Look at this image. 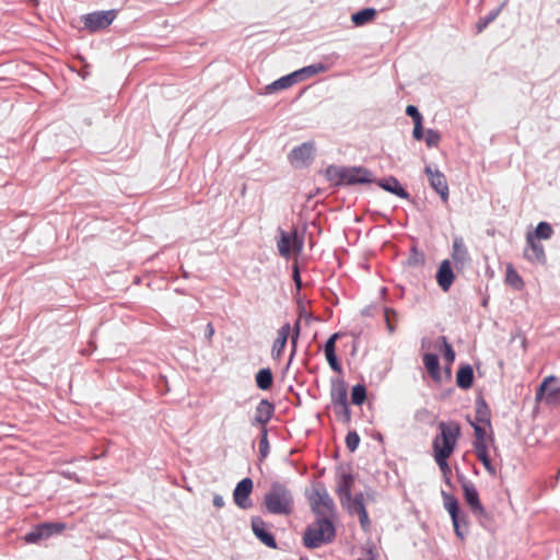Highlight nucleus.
<instances>
[{"label":"nucleus","mask_w":560,"mask_h":560,"mask_svg":"<svg viewBox=\"0 0 560 560\" xmlns=\"http://www.w3.org/2000/svg\"><path fill=\"white\" fill-rule=\"evenodd\" d=\"M264 504L271 514L289 515L293 512L294 497L284 483L275 481L264 497Z\"/></svg>","instance_id":"nucleus-1"},{"label":"nucleus","mask_w":560,"mask_h":560,"mask_svg":"<svg viewBox=\"0 0 560 560\" xmlns=\"http://www.w3.org/2000/svg\"><path fill=\"white\" fill-rule=\"evenodd\" d=\"M331 518L317 516V520L306 528L303 540L307 548H318L335 538L336 529Z\"/></svg>","instance_id":"nucleus-2"},{"label":"nucleus","mask_w":560,"mask_h":560,"mask_svg":"<svg viewBox=\"0 0 560 560\" xmlns=\"http://www.w3.org/2000/svg\"><path fill=\"white\" fill-rule=\"evenodd\" d=\"M440 434L432 441L433 456H451L460 435V427L455 421L440 422Z\"/></svg>","instance_id":"nucleus-3"},{"label":"nucleus","mask_w":560,"mask_h":560,"mask_svg":"<svg viewBox=\"0 0 560 560\" xmlns=\"http://www.w3.org/2000/svg\"><path fill=\"white\" fill-rule=\"evenodd\" d=\"M310 503L317 516H335V503L324 485H316L310 495Z\"/></svg>","instance_id":"nucleus-4"},{"label":"nucleus","mask_w":560,"mask_h":560,"mask_svg":"<svg viewBox=\"0 0 560 560\" xmlns=\"http://www.w3.org/2000/svg\"><path fill=\"white\" fill-rule=\"evenodd\" d=\"M556 382L557 378L555 376H547L536 392V401L549 406L560 405V386Z\"/></svg>","instance_id":"nucleus-5"},{"label":"nucleus","mask_w":560,"mask_h":560,"mask_svg":"<svg viewBox=\"0 0 560 560\" xmlns=\"http://www.w3.org/2000/svg\"><path fill=\"white\" fill-rule=\"evenodd\" d=\"M303 237L298 235V232H284L280 231V238L277 242L279 254L288 258L292 252L301 253L303 248Z\"/></svg>","instance_id":"nucleus-6"},{"label":"nucleus","mask_w":560,"mask_h":560,"mask_svg":"<svg viewBox=\"0 0 560 560\" xmlns=\"http://www.w3.org/2000/svg\"><path fill=\"white\" fill-rule=\"evenodd\" d=\"M66 528L63 523H42L33 530L27 533L23 539L26 544H37L43 539H47L54 534H59Z\"/></svg>","instance_id":"nucleus-7"},{"label":"nucleus","mask_w":560,"mask_h":560,"mask_svg":"<svg viewBox=\"0 0 560 560\" xmlns=\"http://www.w3.org/2000/svg\"><path fill=\"white\" fill-rule=\"evenodd\" d=\"M116 18L115 10L97 11L83 18L84 26L91 32H97L108 27Z\"/></svg>","instance_id":"nucleus-8"},{"label":"nucleus","mask_w":560,"mask_h":560,"mask_svg":"<svg viewBox=\"0 0 560 560\" xmlns=\"http://www.w3.org/2000/svg\"><path fill=\"white\" fill-rule=\"evenodd\" d=\"M336 171L341 182L349 185L373 182V174L363 167H342Z\"/></svg>","instance_id":"nucleus-9"},{"label":"nucleus","mask_w":560,"mask_h":560,"mask_svg":"<svg viewBox=\"0 0 560 560\" xmlns=\"http://www.w3.org/2000/svg\"><path fill=\"white\" fill-rule=\"evenodd\" d=\"M314 152L315 143L313 141L304 142L291 150L289 161L294 167L306 166L312 162Z\"/></svg>","instance_id":"nucleus-10"},{"label":"nucleus","mask_w":560,"mask_h":560,"mask_svg":"<svg viewBox=\"0 0 560 560\" xmlns=\"http://www.w3.org/2000/svg\"><path fill=\"white\" fill-rule=\"evenodd\" d=\"M273 415L275 405L268 399H261L255 408V413L250 424L253 427H258L260 431L267 429V424L272 419Z\"/></svg>","instance_id":"nucleus-11"},{"label":"nucleus","mask_w":560,"mask_h":560,"mask_svg":"<svg viewBox=\"0 0 560 560\" xmlns=\"http://www.w3.org/2000/svg\"><path fill=\"white\" fill-rule=\"evenodd\" d=\"M444 508L448 512L454 526L455 534L458 538L464 539L465 535L460 529V525L466 524L465 517L459 516V506L457 500L446 492H443Z\"/></svg>","instance_id":"nucleus-12"},{"label":"nucleus","mask_w":560,"mask_h":560,"mask_svg":"<svg viewBox=\"0 0 560 560\" xmlns=\"http://www.w3.org/2000/svg\"><path fill=\"white\" fill-rule=\"evenodd\" d=\"M253 487L254 483L250 478H244L236 485L233 491V499L240 509L247 510L252 508L253 503L249 495L253 491Z\"/></svg>","instance_id":"nucleus-13"},{"label":"nucleus","mask_w":560,"mask_h":560,"mask_svg":"<svg viewBox=\"0 0 560 560\" xmlns=\"http://www.w3.org/2000/svg\"><path fill=\"white\" fill-rule=\"evenodd\" d=\"M431 187L440 195L443 201L448 199V185L445 175L439 170H433L431 166H427L424 170Z\"/></svg>","instance_id":"nucleus-14"},{"label":"nucleus","mask_w":560,"mask_h":560,"mask_svg":"<svg viewBox=\"0 0 560 560\" xmlns=\"http://www.w3.org/2000/svg\"><path fill=\"white\" fill-rule=\"evenodd\" d=\"M526 243L527 246L524 249V257L533 264L544 265L546 262L544 246L534 240V235L532 233H527Z\"/></svg>","instance_id":"nucleus-15"},{"label":"nucleus","mask_w":560,"mask_h":560,"mask_svg":"<svg viewBox=\"0 0 560 560\" xmlns=\"http://www.w3.org/2000/svg\"><path fill=\"white\" fill-rule=\"evenodd\" d=\"M463 491L465 501L470 506L471 512L477 516H483L486 511L479 500V494L476 487L471 482L465 481L463 483Z\"/></svg>","instance_id":"nucleus-16"},{"label":"nucleus","mask_w":560,"mask_h":560,"mask_svg":"<svg viewBox=\"0 0 560 560\" xmlns=\"http://www.w3.org/2000/svg\"><path fill=\"white\" fill-rule=\"evenodd\" d=\"M252 529L255 536L267 547L277 548L273 535L268 530L267 524L262 518L256 516L252 518Z\"/></svg>","instance_id":"nucleus-17"},{"label":"nucleus","mask_w":560,"mask_h":560,"mask_svg":"<svg viewBox=\"0 0 560 560\" xmlns=\"http://www.w3.org/2000/svg\"><path fill=\"white\" fill-rule=\"evenodd\" d=\"M475 432L474 448H486L493 444L492 430L490 431L487 425L470 422Z\"/></svg>","instance_id":"nucleus-18"},{"label":"nucleus","mask_w":560,"mask_h":560,"mask_svg":"<svg viewBox=\"0 0 560 560\" xmlns=\"http://www.w3.org/2000/svg\"><path fill=\"white\" fill-rule=\"evenodd\" d=\"M291 332V325L289 323L283 324L277 331V338L273 341L271 348V357L275 360H280L283 354L289 335Z\"/></svg>","instance_id":"nucleus-19"},{"label":"nucleus","mask_w":560,"mask_h":560,"mask_svg":"<svg viewBox=\"0 0 560 560\" xmlns=\"http://www.w3.org/2000/svg\"><path fill=\"white\" fill-rule=\"evenodd\" d=\"M455 280V275L452 270L450 260L445 259L441 262L436 272V282L440 288L446 292Z\"/></svg>","instance_id":"nucleus-20"},{"label":"nucleus","mask_w":560,"mask_h":560,"mask_svg":"<svg viewBox=\"0 0 560 560\" xmlns=\"http://www.w3.org/2000/svg\"><path fill=\"white\" fill-rule=\"evenodd\" d=\"M452 258L456 265L464 266L469 260V254L465 246L464 240L456 236L452 245Z\"/></svg>","instance_id":"nucleus-21"},{"label":"nucleus","mask_w":560,"mask_h":560,"mask_svg":"<svg viewBox=\"0 0 560 560\" xmlns=\"http://www.w3.org/2000/svg\"><path fill=\"white\" fill-rule=\"evenodd\" d=\"M474 423H480L488 427L491 431V413L485 399L479 398L476 400V417Z\"/></svg>","instance_id":"nucleus-22"},{"label":"nucleus","mask_w":560,"mask_h":560,"mask_svg":"<svg viewBox=\"0 0 560 560\" xmlns=\"http://www.w3.org/2000/svg\"><path fill=\"white\" fill-rule=\"evenodd\" d=\"M378 185L384 190L389 191L402 199L409 198V194L406 191V189L400 185L398 179L395 177H388V178L382 179L378 182Z\"/></svg>","instance_id":"nucleus-23"},{"label":"nucleus","mask_w":560,"mask_h":560,"mask_svg":"<svg viewBox=\"0 0 560 560\" xmlns=\"http://www.w3.org/2000/svg\"><path fill=\"white\" fill-rule=\"evenodd\" d=\"M353 483V477L350 474H343L337 486V494L340 503L345 504V501H349L351 498V487Z\"/></svg>","instance_id":"nucleus-24"},{"label":"nucleus","mask_w":560,"mask_h":560,"mask_svg":"<svg viewBox=\"0 0 560 560\" xmlns=\"http://www.w3.org/2000/svg\"><path fill=\"white\" fill-rule=\"evenodd\" d=\"M298 74L293 71L290 74L281 77L280 79L273 81L271 84L267 86L268 92L280 91L284 89H289L292 85L299 83Z\"/></svg>","instance_id":"nucleus-25"},{"label":"nucleus","mask_w":560,"mask_h":560,"mask_svg":"<svg viewBox=\"0 0 560 560\" xmlns=\"http://www.w3.org/2000/svg\"><path fill=\"white\" fill-rule=\"evenodd\" d=\"M328 70V67L322 62L310 65L306 67H303L296 71H294L298 74L299 81H304L307 78H311L313 75H316L318 73L326 72Z\"/></svg>","instance_id":"nucleus-26"},{"label":"nucleus","mask_w":560,"mask_h":560,"mask_svg":"<svg viewBox=\"0 0 560 560\" xmlns=\"http://www.w3.org/2000/svg\"><path fill=\"white\" fill-rule=\"evenodd\" d=\"M474 381V371L470 365H465L460 368L456 375V382L457 385L463 388L467 389L471 387Z\"/></svg>","instance_id":"nucleus-27"},{"label":"nucleus","mask_w":560,"mask_h":560,"mask_svg":"<svg viewBox=\"0 0 560 560\" xmlns=\"http://www.w3.org/2000/svg\"><path fill=\"white\" fill-rule=\"evenodd\" d=\"M423 364L432 378L440 380V365L436 354L425 353L423 355Z\"/></svg>","instance_id":"nucleus-28"},{"label":"nucleus","mask_w":560,"mask_h":560,"mask_svg":"<svg viewBox=\"0 0 560 560\" xmlns=\"http://www.w3.org/2000/svg\"><path fill=\"white\" fill-rule=\"evenodd\" d=\"M256 385L261 390H268L273 381L272 372L269 368L260 369L255 376Z\"/></svg>","instance_id":"nucleus-29"},{"label":"nucleus","mask_w":560,"mask_h":560,"mask_svg":"<svg viewBox=\"0 0 560 560\" xmlns=\"http://www.w3.org/2000/svg\"><path fill=\"white\" fill-rule=\"evenodd\" d=\"M376 15V10L373 8H366L352 14L351 21L357 25L361 26L372 21Z\"/></svg>","instance_id":"nucleus-30"},{"label":"nucleus","mask_w":560,"mask_h":560,"mask_svg":"<svg viewBox=\"0 0 560 560\" xmlns=\"http://www.w3.org/2000/svg\"><path fill=\"white\" fill-rule=\"evenodd\" d=\"M505 282L515 290H522L524 287L522 277L511 264L506 266Z\"/></svg>","instance_id":"nucleus-31"},{"label":"nucleus","mask_w":560,"mask_h":560,"mask_svg":"<svg viewBox=\"0 0 560 560\" xmlns=\"http://www.w3.org/2000/svg\"><path fill=\"white\" fill-rule=\"evenodd\" d=\"M331 401L334 407L348 404V393L343 383L334 386L331 390Z\"/></svg>","instance_id":"nucleus-32"},{"label":"nucleus","mask_w":560,"mask_h":560,"mask_svg":"<svg viewBox=\"0 0 560 560\" xmlns=\"http://www.w3.org/2000/svg\"><path fill=\"white\" fill-rule=\"evenodd\" d=\"M477 458L482 463L485 469L491 475H497V468L492 465L489 456V447L475 450Z\"/></svg>","instance_id":"nucleus-33"},{"label":"nucleus","mask_w":560,"mask_h":560,"mask_svg":"<svg viewBox=\"0 0 560 560\" xmlns=\"http://www.w3.org/2000/svg\"><path fill=\"white\" fill-rule=\"evenodd\" d=\"M343 506H346L350 513H357L358 515L362 513V511H365V505H364V499H363V494L362 493H359L357 495H354L353 498L351 497L349 501H345V504H342Z\"/></svg>","instance_id":"nucleus-34"},{"label":"nucleus","mask_w":560,"mask_h":560,"mask_svg":"<svg viewBox=\"0 0 560 560\" xmlns=\"http://www.w3.org/2000/svg\"><path fill=\"white\" fill-rule=\"evenodd\" d=\"M532 234L534 235V240H549L553 234V230L549 223L540 222Z\"/></svg>","instance_id":"nucleus-35"},{"label":"nucleus","mask_w":560,"mask_h":560,"mask_svg":"<svg viewBox=\"0 0 560 560\" xmlns=\"http://www.w3.org/2000/svg\"><path fill=\"white\" fill-rule=\"evenodd\" d=\"M501 9L502 5L490 11L486 16L481 18L476 25L477 32L481 33L491 22H493L500 14Z\"/></svg>","instance_id":"nucleus-36"},{"label":"nucleus","mask_w":560,"mask_h":560,"mask_svg":"<svg viewBox=\"0 0 560 560\" xmlns=\"http://www.w3.org/2000/svg\"><path fill=\"white\" fill-rule=\"evenodd\" d=\"M366 398V390L363 385H355L352 387L351 400L354 405H361Z\"/></svg>","instance_id":"nucleus-37"},{"label":"nucleus","mask_w":560,"mask_h":560,"mask_svg":"<svg viewBox=\"0 0 560 560\" xmlns=\"http://www.w3.org/2000/svg\"><path fill=\"white\" fill-rule=\"evenodd\" d=\"M439 341L442 345V350H443V354H444L445 360L450 364H452L454 362V360H455V351L453 350L452 346L448 343L446 337H444V336L440 337Z\"/></svg>","instance_id":"nucleus-38"},{"label":"nucleus","mask_w":560,"mask_h":560,"mask_svg":"<svg viewBox=\"0 0 560 560\" xmlns=\"http://www.w3.org/2000/svg\"><path fill=\"white\" fill-rule=\"evenodd\" d=\"M269 454V442H268V429H264L260 431V441H259V455L260 459H265Z\"/></svg>","instance_id":"nucleus-39"},{"label":"nucleus","mask_w":560,"mask_h":560,"mask_svg":"<svg viewBox=\"0 0 560 560\" xmlns=\"http://www.w3.org/2000/svg\"><path fill=\"white\" fill-rule=\"evenodd\" d=\"M441 136L434 129H428L424 133V141L429 148L438 147Z\"/></svg>","instance_id":"nucleus-40"},{"label":"nucleus","mask_w":560,"mask_h":560,"mask_svg":"<svg viewBox=\"0 0 560 560\" xmlns=\"http://www.w3.org/2000/svg\"><path fill=\"white\" fill-rule=\"evenodd\" d=\"M450 456H434V459L439 466V468L441 469L443 476L445 477L446 481H448V476L451 475L452 470H451V467L447 463V458Z\"/></svg>","instance_id":"nucleus-41"},{"label":"nucleus","mask_w":560,"mask_h":560,"mask_svg":"<svg viewBox=\"0 0 560 560\" xmlns=\"http://www.w3.org/2000/svg\"><path fill=\"white\" fill-rule=\"evenodd\" d=\"M360 443V436L355 431H351L346 436V445L349 451L354 452Z\"/></svg>","instance_id":"nucleus-42"},{"label":"nucleus","mask_w":560,"mask_h":560,"mask_svg":"<svg viewBox=\"0 0 560 560\" xmlns=\"http://www.w3.org/2000/svg\"><path fill=\"white\" fill-rule=\"evenodd\" d=\"M334 409H335L336 415L338 417H340L345 422L350 421L351 416H350V409H349L348 404L334 407Z\"/></svg>","instance_id":"nucleus-43"},{"label":"nucleus","mask_w":560,"mask_h":560,"mask_svg":"<svg viewBox=\"0 0 560 560\" xmlns=\"http://www.w3.org/2000/svg\"><path fill=\"white\" fill-rule=\"evenodd\" d=\"M339 338V334L331 335L325 343V354L336 352V340Z\"/></svg>","instance_id":"nucleus-44"},{"label":"nucleus","mask_w":560,"mask_h":560,"mask_svg":"<svg viewBox=\"0 0 560 560\" xmlns=\"http://www.w3.org/2000/svg\"><path fill=\"white\" fill-rule=\"evenodd\" d=\"M397 314L392 308L385 310V320L388 328V331L392 334L395 330V326L393 325L392 320L393 318H396Z\"/></svg>","instance_id":"nucleus-45"},{"label":"nucleus","mask_w":560,"mask_h":560,"mask_svg":"<svg viewBox=\"0 0 560 560\" xmlns=\"http://www.w3.org/2000/svg\"><path fill=\"white\" fill-rule=\"evenodd\" d=\"M300 327H301V322H300V319H298L296 323H295V326H294L293 335L291 337V345H292L291 357H293L294 353H295V349H296V345H298V339H299V336H300Z\"/></svg>","instance_id":"nucleus-46"},{"label":"nucleus","mask_w":560,"mask_h":560,"mask_svg":"<svg viewBox=\"0 0 560 560\" xmlns=\"http://www.w3.org/2000/svg\"><path fill=\"white\" fill-rule=\"evenodd\" d=\"M406 114L412 118L415 124H417V121L422 122V116L416 106L408 105L406 108Z\"/></svg>","instance_id":"nucleus-47"},{"label":"nucleus","mask_w":560,"mask_h":560,"mask_svg":"<svg viewBox=\"0 0 560 560\" xmlns=\"http://www.w3.org/2000/svg\"><path fill=\"white\" fill-rule=\"evenodd\" d=\"M325 357H326V360H327L329 366L334 371H336V372H340L341 371V368H340V364L338 362L336 352L335 353H327V354H325Z\"/></svg>","instance_id":"nucleus-48"},{"label":"nucleus","mask_w":560,"mask_h":560,"mask_svg":"<svg viewBox=\"0 0 560 560\" xmlns=\"http://www.w3.org/2000/svg\"><path fill=\"white\" fill-rule=\"evenodd\" d=\"M412 136L417 140H421L424 137L422 122L417 121V124H415Z\"/></svg>","instance_id":"nucleus-49"},{"label":"nucleus","mask_w":560,"mask_h":560,"mask_svg":"<svg viewBox=\"0 0 560 560\" xmlns=\"http://www.w3.org/2000/svg\"><path fill=\"white\" fill-rule=\"evenodd\" d=\"M359 520H360V524H361L362 528L364 530H368V528L370 526V518H369L366 510L362 511V513L359 514Z\"/></svg>","instance_id":"nucleus-50"},{"label":"nucleus","mask_w":560,"mask_h":560,"mask_svg":"<svg viewBox=\"0 0 560 560\" xmlns=\"http://www.w3.org/2000/svg\"><path fill=\"white\" fill-rule=\"evenodd\" d=\"M293 280H294V283H295L298 290H300L301 289V277H300L298 266H294V269H293Z\"/></svg>","instance_id":"nucleus-51"},{"label":"nucleus","mask_w":560,"mask_h":560,"mask_svg":"<svg viewBox=\"0 0 560 560\" xmlns=\"http://www.w3.org/2000/svg\"><path fill=\"white\" fill-rule=\"evenodd\" d=\"M213 505L218 509H221L224 506V499L220 494H214L213 497Z\"/></svg>","instance_id":"nucleus-52"},{"label":"nucleus","mask_w":560,"mask_h":560,"mask_svg":"<svg viewBox=\"0 0 560 560\" xmlns=\"http://www.w3.org/2000/svg\"><path fill=\"white\" fill-rule=\"evenodd\" d=\"M214 334V328L211 323L207 325V337L210 339Z\"/></svg>","instance_id":"nucleus-53"}]
</instances>
